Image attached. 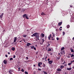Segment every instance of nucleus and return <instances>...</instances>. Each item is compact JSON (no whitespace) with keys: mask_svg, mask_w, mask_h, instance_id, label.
Listing matches in <instances>:
<instances>
[{"mask_svg":"<svg viewBox=\"0 0 74 74\" xmlns=\"http://www.w3.org/2000/svg\"><path fill=\"white\" fill-rule=\"evenodd\" d=\"M14 42H16V40H17V37H15L14 38Z\"/></svg>","mask_w":74,"mask_h":74,"instance_id":"obj_3","label":"nucleus"},{"mask_svg":"<svg viewBox=\"0 0 74 74\" xmlns=\"http://www.w3.org/2000/svg\"><path fill=\"white\" fill-rule=\"evenodd\" d=\"M38 66L39 67H42L41 66V65L40 64V63H38Z\"/></svg>","mask_w":74,"mask_h":74,"instance_id":"obj_18","label":"nucleus"},{"mask_svg":"<svg viewBox=\"0 0 74 74\" xmlns=\"http://www.w3.org/2000/svg\"><path fill=\"white\" fill-rule=\"evenodd\" d=\"M62 30V29H60V30Z\"/></svg>","mask_w":74,"mask_h":74,"instance_id":"obj_59","label":"nucleus"},{"mask_svg":"<svg viewBox=\"0 0 74 74\" xmlns=\"http://www.w3.org/2000/svg\"><path fill=\"white\" fill-rule=\"evenodd\" d=\"M50 60V59L49 58H48V59L47 60H48V61H49Z\"/></svg>","mask_w":74,"mask_h":74,"instance_id":"obj_53","label":"nucleus"},{"mask_svg":"<svg viewBox=\"0 0 74 74\" xmlns=\"http://www.w3.org/2000/svg\"><path fill=\"white\" fill-rule=\"evenodd\" d=\"M65 74H67V73H65Z\"/></svg>","mask_w":74,"mask_h":74,"instance_id":"obj_64","label":"nucleus"},{"mask_svg":"<svg viewBox=\"0 0 74 74\" xmlns=\"http://www.w3.org/2000/svg\"><path fill=\"white\" fill-rule=\"evenodd\" d=\"M44 73L45 74H47V72L45 71H44Z\"/></svg>","mask_w":74,"mask_h":74,"instance_id":"obj_36","label":"nucleus"},{"mask_svg":"<svg viewBox=\"0 0 74 74\" xmlns=\"http://www.w3.org/2000/svg\"><path fill=\"white\" fill-rule=\"evenodd\" d=\"M45 36V35L43 34L42 33L41 34V37H44Z\"/></svg>","mask_w":74,"mask_h":74,"instance_id":"obj_15","label":"nucleus"},{"mask_svg":"<svg viewBox=\"0 0 74 74\" xmlns=\"http://www.w3.org/2000/svg\"><path fill=\"white\" fill-rule=\"evenodd\" d=\"M61 60L62 61V62H63V58H61Z\"/></svg>","mask_w":74,"mask_h":74,"instance_id":"obj_30","label":"nucleus"},{"mask_svg":"<svg viewBox=\"0 0 74 74\" xmlns=\"http://www.w3.org/2000/svg\"><path fill=\"white\" fill-rule=\"evenodd\" d=\"M71 69H72L71 67L69 68H67L66 69H67L68 70L70 71V70H71Z\"/></svg>","mask_w":74,"mask_h":74,"instance_id":"obj_14","label":"nucleus"},{"mask_svg":"<svg viewBox=\"0 0 74 74\" xmlns=\"http://www.w3.org/2000/svg\"><path fill=\"white\" fill-rule=\"evenodd\" d=\"M33 34L34 36H36V37H37V35H38V33H34V34Z\"/></svg>","mask_w":74,"mask_h":74,"instance_id":"obj_6","label":"nucleus"},{"mask_svg":"<svg viewBox=\"0 0 74 74\" xmlns=\"http://www.w3.org/2000/svg\"><path fill=\"white\" fill-rule=\"evenodd\" d=\"M57 71H61L62 69L60 68H58L57 69Z\"/></svg>","mask_w":74,"mask_h":74,"instance_id":"obj_7","label":"nucleus"},{"mask_svg":"<svg viewBox=\"0 0 74 74\" xmlns=\"http://www.w3.org/2000/svg\"><path fill=\"white\" fill-rule=\"evenodd\" d=\"M61 55H64V54H65V51H62L61 52Z\"/></svg>","mask_w":74,"mask_h":74,"instance_id":"obj_4","label":"nucleus"},{"mask_svg":"<svg viewBox=\"0 0 74 74\" xmlns=\"http://www.w3.org/2000/svg\"><path fill=\"white\" fill-rule=\"evenodd\" d=\"M21 71H22V72H24V70H23V69H22L21 70Z\"/></svg>","mask_w":74,"mask_h":74,"instance_id":"obj_29","label":"nucleus"},{"mask_svg":"<svg viewBox=\"0 0 74 74\" xmlns=\"http://www.w3.org/2000/svg\"><path fill=\"white\" fill-rule=\"evenodd\" d=\"M34 67H36V65H34Z\"/></svg>","mask_w":74,"mask_h":74,"instance_id":"obj_61","label":"nucleus"},{"mask_svg":"<svg viewBox=\"0 0 74 74\" xmlns=\"http://www.w3.org/2000/svg\"><path fill=\"white\" fill-rule=\"evenodd\" d=\"M71 52H74V50H73V49H71Z\"/></svg>","mask_w":74,"mask_h":74,"instance_id":"obj_28","label":"nucleus"},{"mask_svg":"<svg viewBox=\"0 0 74 74\" xmlns=\"http://www.w3.org/2000/svg\"><path fill=\"white\" fill-rule=\"evenodd\" d=\"M12 50L14 51L15 50V47H12Z\"/></svg>","mask_w":74,"mask_h":74,"instance_id":"obj_17","label":"nucleus"},{"mask_svg":"<svg viewBox=\"0 0 74 74\" xmlns=\"http://www.w3.org/2000/svg\"><path fill=\"white\" fill-rule=\"evenodd\" d=\"M40 63V64L41 65H42V62H39Z\"/></svg>","mask_w":74,"mask_h":74,"instance_id":"obj_41","label":"nucleus"},{"mask_svg":"<svg viewBox=\"0 0 74 74\" xmlns=\"http://www.w3.org/2000/svg\"><path fill=\"white\" fill-rule=\"evenodd\" d=\"M29 60H28L27 61H26V62H29Z\"/></svg>","mask_w":74,"mask_h":74,"instance_id":"obj_63","label":"nucleus"},{"mask_svg":"<svg viewBox=\"0 0 74 74\" xmlns=\"http://www.w3.org/2000/svg\"><path fill=\"white\" fill-rule=\"evenodd\" d=\"M25 74H28V72H26V71H25Z\"/></svg>","mask_w":74,"mask_h":74,"instance_id":"obj_34","label":"nucleus"},{"mask_svg":"<svg viewBox=\"0 0 74 74\" xmlns=\"http://www.w3.org/2000/svg\"><path fill=\"white\" fill-rule=\"evenodd\" d=\"M18 63L17 64V66L18 67H19V66L18 65Z\"/></svg>","mask_w":74,"mask_h":74,"instance_id":"obj_45","label":"nucleus"},{"mask_svg":"<svg viewBox=\"0 0 74 74\" xmlns=\"http://www.w3.org/2000/svg\"><path fill=\"white\" fill-rule=\"evenodd\" d=\"M69 27H70V25H68L67 26V28H68V29H69Z\"/></svg>","mask_w":74,"mask_h":74,"instance_id":"obj_25","label":"nucleus"},{"mask_svg":"<svg viewBox=\"0 0 74 74\" xmlns=\"http://www.w3.org/2000/svg\"><path fill=\"white\" fill-rule=\"evenodd\" d=\"M42 42H44V41H45V40H44V39H42Z\"/></svg>","mask_w":74,"mask_h":74,"instance_id":"obj_32","label":"nucleus"},{"mask_svg":"<svg viewBox=\"0 0 74 74\" xmlns=\"http://www.w3.org/2000/svg\"><path fill=\"white\" fill-rule=\"evenodd\" d=\"M23 37H24L25 38V37L27 36V35H23Z\"/></svg>","mask_w":74,"mask_h":74,"instance_id":"obj_21","label":"nucleus"},{"mask_svg":"<svg viewBox=\"0 0 74 74\" xmlns=\"http://www.w3.org/2000/svg\"><path fill=\"white\" fill-rule=\"evenodd\" d=\"M63 35H64V34H65V32H63Z\"/></svg>","mask_w":74,"mask_h":74,"instance_id":"obj_37","label":"nucleus"},{"mask_svg":"<svg viewBox=\"0 0 74 74\" xmlns=\"http://www.w3.org/2000/svg\"><path fill=\"white\" fill-rule=\"evenodd\" d=\"M10 60H13V58H10Z\"/></svg>","mask_w":74,"mask_h":74,"instance_id":"obj_26","label":"nucleus"},{"mask_svg":"<svg viewBox=\"0 0 74 74\" xmlns=\"http://www.w3.org/2000/svg\"><path fill=\"white\" fill-rule=\"evenodd\" d=\"M64 63H66V62H65V61H64V62L63 63H62V64H64Z\"/></svg>","mask_w":74,"mask_h":74,"instance_id":"obj_49","label":"nucleus"},{"mask_svg":"<svg viewBox=\"0 0 74 74\" xmlns=\"http://www.w3.org/2000/svg\"><path fill=\"white\" fill-rule=\"evenodd\" d=\"M36 37L37 38L36 39V41H39V40H40V39H39V35H37V36H36Z\"/></svg>","mask_w":74,"mask_h":74,"instance_id":"obj_2","label":"nucleus"},{"mask_svg":"<svg viewBox=\"0 0 74 74\" xmlns=\"http://www.w3.org/2000/svg\"><path fill=\"white\" fill-rule=\"evenodd\" d=\"M8 54H9V55H10V53L8 52Z\"/></svg>","mask_w":74,"mask_h":74,"instance_id":"obj_60","label":"nucleus"},{"mask_svg":"<svg viewBox=\"0 0 74 74\" xmlns=\"http://www.w3.org/2000/svg\"><path fill=\"white\" fill-rule=\"evenodd\" d=\"M64 47H63L61 48V51H62V50H64Z\"/></svg>","mask_w":74,"mask_h":74,"instance_id":"obj_22","label":"nucleus"},{"mask_svg":"<svg viewBox=\"0 0 74 74\" xmlns=\"http://www.w3.org/2000/svg\"><path fill=\"white\" fill-rule=\"evenodd\" d=\"M15 57H16V56H15V55H14V57H13V58H15Z\"/></svg>","mask_w":74,"mask_h":74,"instance_id":"obj_47","label":"nucleus"},{"mask_svg":"<svg viewBox=\"0 0 74 74\" xmlns=\"http://www.w3.org/2000/svg\"><path fill=\"white\" fill-rule=\"evenodd\" d=\"M47 44H48V45L49 46V45H50V44H49V43H48Z\"/></svg>","mask_w":74,"mask_h":74,"instance_id":"obj_50","label":"nucleus"},{"mask_svg":"<svg viewBox=\"0 0 74 74\" xmlns=\"http://www.w3.org/2000/svg\"><path fill=\"white\" fill-rule=\"evenodd\" d=\"M67 64H65L64 65V66H67Z\"/></svg>","mask_w":74,"mask_h":74,"instance_id":"obj_43","label":"nucleus"},{"mask_svg":"<svg viewBox=\"0 0 74 74\" xmlns=\"http://www.w3.org/2000/svg\"><path fill=\"white\" fill-rule=\"evenodd\" d=\"M4 15V13H2V14L0 15V17L1 18H3V16Z\"/></svg>","mask_w":74,"mask_h":74,"instance_id":"obj_16","label":"nucleus"},{"mask_svg":"<svg viewBox=\"0 0 74 74\" xmlns=\"http://www.w3.org/2000/svg\"><path fill=\"white\" fill-rule=\"evenodd\" d=\"M38 70H39V71H41V69H39V68H38Z\"/></svg>","mask_w":74,"mask_h":74,"instance_id":"obj_40","label":"nucleus"},{"mask_svg":"<svg viewBox=\"0 0 74 74\" xmlns=\"http://www.w3.org/2000/svg\"><path fill=\"white\" fill-rule=\"evenodd\" d=\"M70 7H73L72 5H70Z\"/></svg>","mask_w":74,"mask_h":74,"instance_id":"obj_56","label":"nucleus"},{"mask_svg":"<svg viewBox=\"0 0 74 74\" xmlns=\"http://www.w3.org/2000/svg\"><path fill=\"white\" fill-rule=\"evenodd\" d=\"M34 47V46H32L31 47V48H32V49H33Z\"/></svg>","mask_w":74,"mask_h":74,"instance_id":"obj_31","label":"nucleus"},{"mask_svg":"<svg viewBox=\"0 0 74 74\" xmlns=\"http://www.w3.org/2000/svg\"><path fill=\"white\" fill-rule=\"evenodd\" d=\"M5 57H6V58H7V57H8V56H7V55L6 54V55H5Z\"/></svg>","mask_w":74,"mask_h":74,"instance_id":"obj_48","label":"nucleus"},{"mask_svg":"<svg viewBox=\"0 0 74 74\" xmlns=\"http://www.w3.org/2000/svg\"><path fill=\"white\" fill-rule=\"evenodd\" d=\"M62 24V22H60L58 23V26H60Z\"/></svg>","mask_w":74,"mask_h":74,"instance_id":"obj_12","label":"nucleus"},{"mask_svg":"<svg viewBox=\"0 0 74 74\" xmlns=\"http://www.w3.org/2000/svg\"><path fill=\"white\" fill-rule=\"evenodd\" d=\"M73 56H74L73 54H72L71 56V58H72V57H73Z\"/></svg>","mask_w":74,"mask_h":74,"instance_id":"obj_39","label":"nucleus"},{"mask_svg":"<svg viewBox=\"0 0 74 74\" xmlns=\"http://www.w3.org/2000/svg\"><path fill=\"white\" fill-rule=\"evenodd\" d=\"M16 54L17 55H19V53H18V51L16 52Z\"/></svg>","mask_w":74,"mask_h":74,"instance_id":"obj_24","label":"nucleus"},{"mask_svg":"<svg viewBox=\"0 0 74 74\" xmlns=\"http://www.w3.org/2000/svg\"><path fill=\"white\" fill-rule=\"evenodd\" d=\"M52 36V34H50L49 36L48 39L49 40H51V37Z\"/></svg>","mask_w":74,"mask_h":74,"instance_id":"obj_8","label":"nucleus"},{"mask_svg":"<svg viewBox=\"0 0 74 74\" xmlns=\"http://www.w3.org/2000/svg\"><path fill=\"white\" fill-rule=\"evenodd\" d=\"M3 63L4 64H7V61L6 60H4Z\"/></svg>","mask_w":74,"mask_h":74,"instance_id":"obj_10","label":"nucleus"},{"mask_svg":"<svg viewBox=\"0 0 74 74\" xmlns=\"http://www.w3.org/2000/svg\"><path fill=\"white\" fill-rule=\"evenodd\" d=\"M34 50H35V51H36V47H34Z\"/></svg>","mask_w":74,"mask_h":74,"instance_id":"obj_42","label":"nucleus"},{"mask_svg":"<svg viewBox=\"0 0 74 74\" xmlns=\"http://www.w3.org/2000/svg\"><path fill=\"white\" fill-rule=\"evenodd\" d=\"M23 41L25 43H26V41L25 40V39H23Z\"/></svg>","mask_w":74,"mask_h":74,"instance_id":"obj_51","label":"nucleus"},{"mask_svg":"<svg viewBox=\"0 0 74 74\" xmlns=\"http://www.w3.org/2000/svg\"><path fill=\"white\" fill-rule=\"evenodd\" d=\"M60 67L61 69H63L64 67V66L63 65H61Z\"/></svg>","mask_w":74,"mask_h":74,"instance_id":"obj_9","label":"nucleus"},{"mask_svg":"<svg viewBox=\"0 0 74 74\" xmlns=\"http://www.w3.org/2000/svg\"><path fill=\"white\" fill-rule=\"evenodd\" d=\"M32 37H34V34H33V35H32V36H31Z\"/></svg>","mask_w":74,"mask_h":74,"instance_id":"obj_52","label":"nucleus"},{"mask_svg":"<svg viewBox=\"0 0 74 74\" xmlns=\"http://www.w3.org/2000/svg\"><path fill=\"white\" fill-rule=\"evenodd\" d=\"M71 64V63H69L68 64V65L69 66H70Z\"/></svg>","mask_w":74,"mask_h":74,"instance_id":"obj_27","label":"nucleus"},{"mask_svg":"<svg viewBox=\"0 0 74 74\" xmlns=\"http://www.w3.org/2000/svg\"><path fill=\"white\" fill-rule=\"evenodd\" d=\"M47 58V56H46L45 58V59H46Z\"/></svg>","mask_w":74,"mask_h":74,"instance_id":"obj_55","label":"nucleus"},{"mask_svg":"<svg viewBox=\"0 0 74 74\" xmlns=\"http://www.w3.org/2000/svg\"><path fill=\"white\" fill-rule=\"evenodd\" d=\"M60 57H58V58H57V60H59V59H60Z\"/></svg>","mask_w":74,"mask_h":74,"instance_id":"obj_33","label":"nucleus"},{"mask_svg":"<svg viewBox=\"0 0 74 74\" xmlns=\"http://www.w3.org/2000/svg\"><path fill=\"white\" fill-rule=\"evenodd\" d=\"M25 18H26V19H29V18L27 17V16H26L25 17Z\"/></svg>","mask_w":74,"mask_h":74,"instance_id":"obj_35","label":"nucleus"},{"mask_svg":"<svg viewBox=\"0 0 74 74\" xmlns=\"http://www.w3.org/2000/svg\"><path fill=\"white\" fill-rule=\"evenodd\" d=\"M56 39H57V40H59V38L58 37L56 38Z\"/></svg>","mask_w":74,"mask_h":74,"instance_id":"obj_46","label":"nucleus"},{"mask_svg":"<svg viewBox=\"0 0 74 74\" xmlns=\"http://www.w3.org/2000/svg\"><path fill=\"white\" fill-rule=\"evenodd\" d=\"M51 39L52 40H54V39H53V37H51Z\"/></svg>","mask_w":74,"mask_h":74,"instance_id":"obj_44","label":"nucleus"},{"mask_svg":"<svg viewBox=\"0 0 74 74\" xmlns=\"http://www.w3.org/2000/svg\"><path fill=\"white\" fill-rule=\"evenodd\" d=\"M25 59H27H27H29V58L27 57H26Z\"/></svg>","mask_w":74,"mask_h":74,"instance_id":"obj_38","label":"nucleus"},{"mask_svg":"<svg viewBox=\"0 0 74 74\" xmlns=\"http://www.w3.org/2000/svg\"><path fill=\"white\" fill-rule=\"evenodd\" d=\"M60 55V53H58V55Z\"/></svg>","mask_w":74,"mask_h":74,"instance_id":"obj_58","label":"nucleus"},{"mask_svg":"<svg viewBox=\"0 0 74 74\" xmlns=\"http://www.w3.org/2000/svg\"><path fill=\"white\" fill-rule=\"evenodd\" d=\"M45 15V13H44L43 12H42V13H41V15Z\"/></svg>","mask_w":74,"mask_h":74,"instance_id":"obj_23","label":"nucleus"},{"mask_svg":"<svg viewBox=\"0 0 74 74\" xmlns=\"http://www.w3.org/2000/svg\"><path fill=\"white\" fill-rule=\"evenodd\" d=\"M52 51V49H49L47 51L48 52H49V51Z\"/></svg>","mask_w":74,"mask_h":74,"instance_id":"obj_20","label":"nucleus"},{"mask_svg":"<svg viewBox=\"0 0 74 74\" xmlns=\"http://www.w3.org/2000/svg\"><path fill=\"white\" fill-rule=\"evenodd\" d=\"M22 40H21V41H19V42H22Z\"/></svg>","mask_w":74,"mask_h":74,"instance_id":"obj_57","label":"nucleus"},{"mask_svg":"<svg viewBox=\"0 0 74 74\" xmlns=\"http://www.w3.org/2000/svg\"><path fill=\"white\" fill-rule=\"evenodd\" d=\"M53 62V61H48V63L50 64H51V63H52Z\"/></svg>","mask_w":74,"mask_h":74,"instance_id":"obj_11","label":"nucleus"},{"mask_svg":"<svg viewBox=\"0 0 74 74\" xmlns=\"http://www.w3.org/2000/svg\"><path fill=\"white\" fill-rule=\"evenodd\" d=\"M26 16H27V15H26V14H25L23 15V18H25V17H26Z\"/></svg>","mask_w":74,"mask_h":74,"instance_id":"obj_13","label":"nucleus"},{"mask_svg":"<svg viewBox=\"0 0 74 74\" xmlns=\"http://www.w3.org/2000/svg\"><path fill=\"white\" fill-rule=\"evenodd\" d=\"M62 27H60V29H62Z\"/></svg>","mask_w":74,"mask_h":74,"instance_id":"obj_62","label":"nucleus"},{"mask_svg":"<svg viewBox=\"0 0 74 74\" xmlns=\"http://www.w3.org/2000/svg\"><path fill=\"white\" fill-rule=\"evenodd\" d=\"M14 71L13 69H10L8 73L10 74H12V72Z\"/></svg>","mask_w":74,"mask_h":74,"instance_id":"obj_1","label":"nucleus"},{"mask_svg":"<svg viewBox=\"0 0 74 74\" xmlns=\"http://www.w3.org/2000/svg\"><path fill=\"white\" fill-rule=\"evenodd\" d=\"M42 67H45V64L43 63V64L42 65Z\"/></svg>","mask_w":74,"mask_h":74,"instance_id":"obj_19","label":"nucleus"},{"mask_svg":"<svg viewBox=\"0 0 74 74\" xmlns=\"http://www.w3.org/2000/svg\"><path fill=\"white\" fill-rule=\"evenodd\" d=\"M53 37H55V35L54 34H53Z\"/></svg>","mask_w":74,"mask_h":74,"instance_id":"obj_54","label":"nucleus"},{"mask_svg":"<svg viewBox=\"0 0 74 74\" xmlns=\"http://www.w3.org/2000/svg\"><path fill=\"white\" fill-rule=\"evenodd\" d=\"M31 45V43H28L26 45H27V47H30V46Z\"/></svg>","mask_w":74,"mask_h":74,"instance_id":"obj_5","label":"nucleus"}]
</instances>
